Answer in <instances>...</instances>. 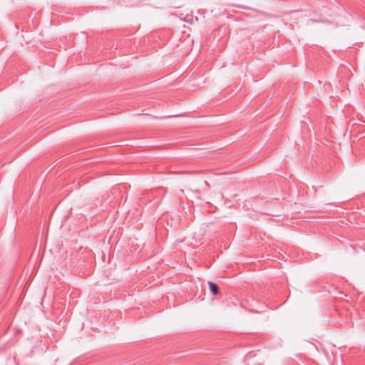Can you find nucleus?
<instances>
[{
  "instance_id": "1",
  "label": "nucleus",
  "mask_w": 365,
  "mask_h": 365,
  "mask_svg": "<svg viewBox=\"0 0 365 365\" xmlns=\"http://www.w3.org/2000/svg\"><path fill=\"white\" fill-rule=\"evenodd\" d=\"M210 292L213 295H217L219 293V287L217 284L212 282H207Z\"/></svg>"
},
{
  "instance_id": "2",
  "label": "nucleus",
  "mask_w": 365,
  "mask_h": 365,
  "mask_svg": "<svg viewBox=\"0 0 365 365\" xmlns=\"http://www.w3.org/2000/svg\"><path fill=\"white\" fill-rule=\"evenodd\" d=\"M181 20L190 24H193V16L191 15V14H187L185 16L184 18H180Z\"/></svg>"
},
{
  "instance_id": "3",
  "label": "nucleus",
  "mask_w": 365,
  "mask_h": 365,
  "mask_svg": "<svg viewBox=\"0 0 365 365\" xmlns=\"http://www.w3.org/2000/svg\"><path fill=\"white\" fill-rule=\"evenodd\" d=\"M242 8L245 9H250L248 7H245V6H243Z\"/></svg>"
}]
</instances>
